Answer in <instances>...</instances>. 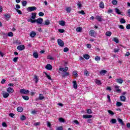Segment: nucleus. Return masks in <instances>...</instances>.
<instances>
[{"instance_id":"obj_1","label":"nucleus","mask_w":130,"mask_h":130,"mask_svg":"<svg viewBox=\"0 0 130 130\" xmlns=\"http://www.w3.org/2000/svg\"><path fill=\"white\" fill-rule=\"evenodd\" d=\"M27 22H30L31 24H34V23H37V24H42L43 23V19L40 17L37 19L33 20L31 18L27 19Z\"/></svg>"},{"instance_id":"obj_2","label":"nucleus","mask_w":130,"mask_h":130,"mask_svg":"<svg viewBox=\"0 0 130 130\" xmlns=\"http://www.w3.org/2000/svg\"><path fill=\"white\" fill-rule=\"evenodd\" d=\"M20 94H29L30 93V91L29 90L25 89L24 88L21 89L20 90Z\"/></svg>"},{"instance_id":"obj_3","label":"nucleus","mask_w":130,"mask_h":130,"mask_svg":"<svg viewBox=\"0 0 130 130\" xmlns=\"http://www.w3.org/2000/svg\"><path fill=\"white\" fill-rule=\"evenodd\" d=\"M27 10L28 12H33L34 11H36V10H37V8L35 6L29 7L27 8Z\"/></svg>"},{"instance_id":"obj_4","label":"nucleus","mask_w":130,"mask_h":130,"mask_svg":"<svg viewBox=\"0 0 130 130\" xmlns=\"http://www.w3.org/2000/svg\"><path fill=\"white\" fill-rule=\"evenodd\" d=\"M57 43L58 45H59V46H61V47H63V46H64V43L63 42V41H62V40H61V39H58Z\"/></svg>"},{"instance_id":"obj_5","label":"nucleus","mask_w":130,"mask_h":130,"mask_svg":"<svg viewBox=\"0 0 130 130\" xmlns=\"http://www.w3.org/2000/svg\"><path fill=\"white\" fill-rule=\"evenodd\" d=\"M17 49L18 50L22 51V50H24V49H25V46L24 45L18 46Z\"/></svg>"},{"instance_id":"obj_6","label":"nucleus","mask_w":130,"mask_h":130,"mask_svg":"<svg viewBox=\"0 0 130 130\" xmlns=\"http://www.w3.org/2000/svg\"><path fill=\"white\" fill-rule=\"evenodd\" d=\"M45 68L46 70H48V71H51V70H52V66L50 64H47Z\"/></svg>"},{"instance_id":"obj_7","label":"nucleus","mask_w":130,"mask_h":130,"mask_svg":"<svg viewBox=\"0 0 130 130\" xmlns=\"http://www.w3.org/2000/svg\"><path fill=\"white\" fill-rule=\"evenodd\" d=\"M8 93L12 94V93H14V89L12 87H8L7 89Z\"/></svg>"},{"instance_id":"obj_8","label":"nucleus","mask_w":130,"mask_h":130,"mask_svg":"<svg viewBox=\"0 0 130 130\" xmlns=\"http://www.w3.org/2000/svg\"><path fill=\"white\" fill-rule=\"evenodd\" d=\"M120 100L122 101V102H125V100H126V98L124 95H121L120 96Z\"/></svg>"},{"instance_id":"obj_9","label":"nucleus","mask_w":130,"mask_h":130,"mask_svg":"<svg viewBox=\"0 0 130 130\" xmlns=\"http://www.w3.org/2000/svg\"><path fill=\"white\" fill-rule=\"evenodd\" d=\"M29 36H30V37H31L32 38H34L36 36V32L34 31H32L30 32Z\"/></svg>"},{"instance_id":"obj_10","label":"nucleus","mask_w":130,"mask_h":130,"mask_svg":"<svg viewBox=\"0 0 130 130\" xmlns=\"http://www.w3.org/2000/svg\"><path fill=\"white\" fill-rule=\"evenodd\" d=\"M92 117H93V116L91 115H83V118L85 119L92 118Z\"/></svg>"},{"instance_id":"obj_11","label":"nucleus","mask_w":130,"mask_h":130,"mask_svg":"<svg viewBox=\"0 0 130 130\" xmlns=\"http://www.w3.org/2000/svg\"><path fill=\"white\" fill-rule=\"evenodd\" d=\"M4 16L5 17V18L6 19V21H9V20L11 18V14H5Z\"/></svg>"},{"instance_id":"obj_12","label":"nucleus","mask_w":130,"mask_h":130,"mask_svg":"<svg viewBox=\"0 0 130 130\" xmlns=\"http://www.w3.org/2000/svg\"><path fill=\"white\" fill-rule=\"evenodd\" d=\"M68 76H70V73L67 72H64V73L62 75V77L66 78V77H68Z\"/></svg>"},{"instance_id":"obj_13","label":"nucleus","mask_w":130,"mask_h":130,"mask_svg":"<svg viewBox=\"0 0 130 130\" xmlns=\"http://www.w3.org/2000/svg\"><path fill=\"white\" fill-rule=\"evenodd\" d=\"M95 19L97 20L98 22L102 21V17L99 15H98L95 17Z\"/></svg>"},{"instance_id":"obj_14","label":"nucleus","mask_w":130,"mask_h":130,"mask_svg":"<svg viewBox=\"0 0 130 130\" xmlns=\"http://www.w3.org/2000/svg\"><path fill=\"white\" fill-rule=\"evenodd\" d=\"M37 15V13H31V19L32 20H35L36 19V15Z\"/></svg>"},{"instance_id":"obj_15","label":"nucleus","mask_w":130,"mask_h":130,"mask_svg":"<svg viewBox=\"0 0 130 130\" xmlns=\"http://www.w3.org/2000/svg\"><path fill=\"white\" fill-rule=\"evenodd\" d=\"M95 34V30H91L89 31V35L90 36H92V37H95L94 35Z\"/></svg>"},{"instance_id":"obj_16","label":"nucleus","mask_w":130,"mask_h":130,"mask_svg":"<svg viewBox=\"0 0 130 130\" xmlns=\"http://www.w3.org/2000/svg\"><path fill=\"white\" fill-rule=\"evenodd\" d=\"M68 70H69V68L66 67L64 68H59V71H60L61 72H67V71H68Z\"/></svg>"},{"instance_id":"obj_17","label":"nucleus","mask_w":130,"mask_h":130,"mask_svg":"<svg viewBox=\"0 0 130 130\" xmlns=\"http://www.w3.org/2000/svg\"><path fill=\"white\" fill-rule=\"evenodd\" d=\"M116 82H117L118 84H122V83H123V80L119 78V79H117L116 80Z\"/></svg>"},{"instance_id":"obj_18","label":"nucleus","mask_w":130,"mask_h":130,"mask_svg":"<svg viewBox=\"0 0 130 130\" xmlns=\"http://www.w3.org/2000/svg\"><path fill=\"white\" fill-rule=\"evenodd\" d=\"M73 87L74 89H77L78 88V84H77V81H73Z\"/></svg>"},{"instance_id":"obj_19","label":"nucleus","mask_w":130,"mask_h":130,"mask_svg":"<svg viewBox=\"0 0 130 130\" xmlns=\"http://www.w3.org/2000/svg\"><path fill=\"white\" fill-rule=\"evenodd\" d=\"M59 24L60 25V26H64L66 25V21L61 20L59 21Z\"/></svg>"},{"instance_id":"obj_20","label":"nucleus","mask_w":130,"mask_h":130,"mask_svg":"<svg viewBox=\"0 0 130 130\" xmlns=\"http://www.w3.org/2000/svg\"><path fill=\"white\" fill-rule=\"evenodd\" d=\"M112 41H114L115 43H119V40H118V38H114L112 39Z\"/></svg>"},{"instance_id":"obj_21","label":"nucleus","mask_w":130,"mask_h":130,"mask_svg":"<svg viewBox=\"0 0 130 130\" xmlns=\"http://www.w3.org/2000/svg\"><path fill=\"white\" fill-rule=\"evenodd\" d=\"M23 110H24V109H23V108L22 107H18L17 108V111L18 112H22Z\"/></svg>"},{"instance_id":"obj_22","label":"nucleus","mask_w":130,"mask_h":130,"mask_svg":"<svg viewBox=\"0 0 130 130\" xmlns=\"http://www.w3.org/2000/svg\"><path fill=\"white\" fill-rule=\"evenodd\" d=\"M118 121L121 124V125H124V122H123V121H122V119L120 118H118Z\"/></svg>"},{"instance_id":"obj_23","label":"nucleus","mask_w":130,"mask_h":130,"mask_svg":"<svg viewBox=\"0 0 130 130\" xmlns=\"http://www.w3.org/2000/svg\"><path fill=\"white\" fill-rule=\"evenodd\" d=\"M9 96H10V94H9V93L8 92H5L4 93H3L4 98H8Z\"/></svg>"},{"instance_id":"obj_24","label":"nucleus","mask_w":130,"mask_h":130,"mask_svg":"<svg viewBox=\"0 0 130 130\" xmlns=\"http://www.w3.org/2000/svg\"><path fill=\"white\" fill-rule=\"evenodd\" d=\"M83 56L85 59H89L90 58V55L89 54H84Z\"/></svg>"},{"instance_id":"obj_25","label":"nucleus","mask_w":130,"mask_h":130,"mask_svg":"<svg viewBox=\"0 0 130 130\" xmlns=\"http://www.w3.org/2000/svg\"><path fill=\"white\" fill-rule=\"evenodd\" d=\"M106 73H107V71H106V70H102V71H100V75H105V74H106Z\"/></svg>"},{"instance_id":"obj_26","label":"nucleus","mask_w":130,"mask_h":130,"mask_svg":"<svg viewBox=\"0 0 130 130\" xmlns=\"http://www.w3.org/2000/svg\"><path fill=\"white\" fill-rule=\"evenodd\" d=\"M95 84H96V85H100L102 84V83H101V81H100V80H99L98 79H96V80H95Z\"/></svg>"},{"instance_id":"obj_27","label":"nucleus","mask_w":130,"mask_h":130,"mask_svg":"<svg viewBox=\"0 0 130 130\" xmlns=\"http://www.w3.org/2000/svg\"><path fill=\"white\" fill-rule=\"evenodd\" d=\"M45 75L46 77V78H47V79H48V80H52V79H51V77H50V75L47 74V73H46V72H45Z\"/></svg>"},{"instance_id":"obj_28","label":"nucleus","mask_w":130,"mask_h":130,"mask_svg":"<svg viewBox=\"0 0 130 130\" xmlns=\"http://www.w3.org/2000/svg\"><path fill=\"white\" fill-rule=\"evenodd\" d=\"M33 56L35 58H38V53L37 52L33 53Z\"/></svg>"},{"instance_id":"obj_29","label":"nucleus","mask_w":130,"mask_h":130,"mask_svg":"<svg viewBox=\"0 0 130 130\" xmlns=\"http://www.w3.org/2000/svg\"><path fill=\"white\" fill-rule=\"evenodd\" d=\"M44 99V96H43V94H40L39 97V100H43Z\"/></svg>"},{"instance_id":"obj_30","label":"nucleus","mask_w":130,"mask_h":130,"mask_svg":"<svg viewBox=\"0 0 130 130\" xmlns=\"http://www.w3.org/2000/svg\"><path fill=\"white\" fill-rule=\"evenodd\" d=\"M100 7L101 9H104V3H103V2H101L100 3Z\"/></svg>"},{"instance_id":"obj_31","label":"nucleus","mask_w":130,"mask_h":130,"mask_svg":"<svg viewBox=\"0 0 130 130\" xmlns=\"http://www.w3.org/2000/svg\"><path fill=\"white\" fill-rule=\"evenodd\" d=\"M115 11L116 13L118 14V15H120L121 14V12H120V10H119V9H118V8L115 9Z\"/></svg>"},{"instance_id":"obj_32","label":"nucleus","mask_w":130,"mask_h":130,"mask_svg":"<svg viewBox=\"0 0 130 130\" xmlns=\"http://www.w3.org/2000/svg\"><path fill=\"white\" fill-rule=\"evenodd\" d=\"M105 35H106V36H108L110 37V36L112 35V32H111V31H108L106 32Z\"/></svg>"},{"instance_id":"obj_33","label":"nucleus","mask_w":130,"mask_h":130,"mask_svg":"<svg viewBox=\"0 0 130 130\" xmlns=\"http://www.w3.org/2000/svg\"><path fill=\"white\" fill-rule=\"evenodd\" d=\"M7 36H9V37H13V36H14V33H13L12 31H10L8 32Z\"/></svg>"},{"instance_id":"obj_34","label":"nucleus","mask_w":130,"mask_h":130,"mask_svg":"<svg viewBox=\"0 0 130 130\" xmlns=\"http://www.w3.org/2000/svg\"><path fill=\"white\" fill-rule=\"evenodd\" d=\"M22 98L23 99H24V100H25L26 101H28V100H29V96H28L22 95Z\"/></svg>"},{"instance_id":"obj_35","label":"nucleus","mask_w":130,"mask_h":130,"mask_svg":"<svg viewBox=\"0 0 130 130\" xmlns=\"http://www.w3.org/2000/svg\"><path fill=\"white\" fill-rule=\"evenodd\" d=\"M1 35H3V36H5V37H4V39H6L7 37H8V34L6 33H5L4 32H2L1 33Z\"/></svg>"},{"instance_id":"obj_36","label":"nucleus","mask_w":130,"mask_h":130,"mask_svg":"<svg viewBox=\"0 0 130 130\" xmlns=\"http://www.w3.org/2000/svg\"><path fill=\"white\" fill-rule=\"evenodd\" d=\"M116 105L117 106V107H120V106L122 105V104L120 102H117L116 104Z\"/></svg>"},{"instance_id":"obj_37","label":"nucleus","mask_w":130,"mask_h":130,"mask_svg":"<svg viewBox=\"0 0 130 130\" xmlns=\"http://www.w3.org/2000/svg\"><path fill=\"white\" fill-rule=\"evenodd\" d=\"M112 4L114 6H116L117 5V1H116V0H112Z\"/></svg>"},{"instance_id":"obj_38","label":"nucleus","mask_w":130,"mask_h":130,"mask_svg":"<svg viewBox=\"0 0 130 130\" xmlns=\"http://www.w3.org/2000/svg\"><path fill=\"white\" fill-rule=\"evenodd\" d=\"M83 30V28L81 27H78L76 28L77 32H81Z\"/></svg>"},{"instance_id":"obj_39","label":"nucleus","mask_w":130,"mask_h":130,"mask_svg":"<svg viewBox=\"0 0 130 130\" xmlns=\"http://www.w3.org/2000/svg\"><path fill=\"white\" fill-rule=\"evenodd\" d=\"M125 22V19L123 18H121L120 20V23H121V24H124Z\"/></svg>"},{"instance_id":"obj_40","label":"nucleus","mask_w":130,"mask_h":130,"mask_svg":"<svg viewBox=\"0 0 130 130\" xmlns=\"http://www.w3.org/2000/svg\"><path fill=\"white\" fill-rule=\"evenodd\" d=\"M49 24H50V21H49V20H47L45 21L44 25H46L47 26H48Z\"/></svg>"},{"instance_id":"obj_41","label":"nucleus","mask_w":130,"mask_h":130,"mask_svg":"<svg viewBox=\"0 0 130 130\" xmlns=\"http://www.w3.org/2000/svg\"><path fill=\"white\" fill-rule=\"evenodd\" d=\"M71 11H72V8H71V7H68L66 8V11L67 13H71Z\"/></svg>"},{"instance_id":"obj_42","label":"nucleus","mask_w":130,"mask_h":130,"mask_svg":"<svg viewBox=\"0 0 130 130\" xmlns=\"http://www.w3.org/2000/svg\"><path fill=\"white\" fill-rule=\"evenodd\" d=\"M90 75V73H89V72L88 71H85L84 72V76H86V77H89Z\"/></svg>"},{"instance_id":"obj_43","label":"nucleus","mask_w":130,"mask_h":130,"mask_svg":"<svg viewBox=\"0 0 130 130\" xmlns=\"http://www.w3.org/2000/svg\"><path fill=\"white\" fill-rule=\"evenodd\" d=\"M117 121L116 119L113 118L111 119V123H116Z\"/></svg>"},{"instance_id":"obj_44","label":"nucleus","mask_w":130,"mask_h":130,"mask_svg":"<svg viewBox=\"0 0 130 130\" xmlns=\"http://www.w3.org/2000/svg\"><path fill=\"white\" fill-rule=\"evenodd\" d=\"M59 121L60 122H64L66 120L62 117H60L59 118Z\"/></svg>"},{"instance_id":"obj_45","label":"nucleus","mask_w":130,"mask_h":130,"mask_svg":"<svg viewBox=\"0 0 130 130\" xmlns=\"http://www.w3.org/2000/svg\"><path fill=\"white\" fill-rule=\"evenodd\" d=\"M21 120H26V116L25 115H22L21 116L20 118Z\"/></svg>"},{"instance_id":"obj_46","label":"nucleus","mask_w":130,"mask_h":130,"mask_svg":"<svg viewBox=\"0 0 130 130\" xmlns=\"http://www.w3.org/2000/svg\"><path fill=\"white\" fill-rule=\"evenodd\" d=\"M22 5L23 7H26V6H27V1H23L22 2Z\"/></svg>"},{"instance_id":"obj_47","label":"nucleus","mask_w":130,"mask_h":130,"mask_svg":"<svg viewBox=\"0 0 130 130\" xmlns=\"http://www.w3.org/2000/svg\"><path fill=\"white\" fill-rule=\"evenodd\" d=\"M73 75H74V76H76V77H78V71H74L73 72Z\"/></svg>"},{"instance_id":"obj_48","label":"nucleus","mask_w":130,"mask_h":130,"mask_svg":"<svg viewBox=\"0 0 130 130\" xmlns=\"http://www.w3.org/2000/svg\"><path fill=\"white\" fill-rule=\"evenodd\" d=\"M69 50H70V49H69V48H68V47H65L63 49L64 52H68V51H69Z\"/></svg>"},{"instance_id":"obj_49","label":"nucleus","mask_w":130,"mask_h":130,"mask_svg":"<svg viewBox=\"0 0 130 130\" xmlns=\"http://www.w3.org/2000/svg\"><path fill=\"white\" fill-rule=\"evenodd\" d=\"M18 59H19V57H14V59H13V61H14V62H17V61H18Z\"/></svg>"},{"instance_id":"obj_50","label":"nucleus","mask_w":130,"mask_h":130,"mask_svg":"<svg viewBox=\"0 0 130 130\" xmlns=\"http://www.w3.org/2000/svg\"><path fill=\"white\" fill-rule=\"evenodd\" d=\"M2 126H3L4 127H7L8 126V125H7V123L4 122L2 123Z\"/></svg>"},{"instance_id":"obj_51","label":"nucleus","mask_w":130,"mask_h":130,"mask_svg":"<svg viewBox=\"0 0 130 130\" xmlns=\"http://www.w3.org/2000/svg\"><path fill=\"white\" fill-rule=\"evenodd\" d=\"M39 17H43L44 16V13L41 12L39 13Z\"/></svg>"},{"instance_id":"obj_52","label":"nucleus","mask_w":130,"mask_h":130,"mask_svg":"<svg viewBox=\"0 0 130 130\" xmlns=\"http://www.w3.org/2000/svg\"><path fill=\"white\" fill-rule=\"evenodd\" d=\"M87 113H88V114H92V110L90 109H87Z\"/></svg>"},{"instance_id":"obj_53","label":"nucleus","mask_w":130,"mask_h":130,"mask_svg":"<svg viewBox=\"0 0 130 130\" xmlns=\"http://www.w3.org/2000/svg\"><path fill=\"white\" fill-rule=\"evenodd\" d=\"M16 12L18 13V14H19V15H22V11L19 9H16Z\"/></svg>"},{"instance_id":"obj_54","label":"nucleus","mask_w":130,"mask_h":130,"mask_svg":"<svg viewBox=\"0 0 130 130\" xmlns=\"http://www.w3.org/2000/svg\"><path fill=\"white\" fill-rule=\"evenodd\" d=\"M56 130H63V127H62V126H60L58 127Z\"/></svg>"},{"instance_id":"obj_55","label":"nucleus","mask_w":130,"mask_h":130,"mask_svg":"<svg viewBox=\"0 0 130 130\" xmlns=\"http://www.w3.org/2000/svg\"><path fill=\"white\" fill-rule=\"evenodd\" d=\"M35 81H36V83H38V77H37V75H35Z\"/></svg>"},{"instance_id":"obj_56","label":"nucleus","mask_w":130,"mask_h":130,"mask_svg":"<svg viewBox=\"0 0 130 130\" xmlns=\"http://www.w3.org/2000/svg\"><path fill=\"white\" fill-rule=\"evenodd\" d=\"M58 32H59V33H64V29H59L58 30Z\"/></svg>"},{"instance_id":"obj_57","label":"nucleus","mask_w":130,"mask_h":130,"mask_svg":"<svg viewBox=\"0 0 130 130\" xmlns=\"http://www.w3.org/2000/svg\"><path fill=\"white\" fill-rule=\"evenodd\" d=\"M79 14H81V15H86V13L84 11V10H81L79 12Z\"/></svg>"},{"instance_id":"obj_58","label":"nucleus","mask_w":130,"mask_h":130,"mask_svg":"<svg viewBox=\"0 0 130 130\" xmlns=\"http://www.w3.org/2000/svg\"><path fill=\"white\" fill-rule=\"evenodd\" d=\"M95 60H96V61H98L100 60V57L96 56L95 57Z\"/></svg>"},{"instance_id":"obj_59","label":"nucleus","mask_w":130,"mask_h":130,"mask_svg":"<svg viewBox=\"0 0 130 130\" xmlns=\"http://www.w3.org/2000/svg\"><path fill=\"white\" fill-rule=\"evenodd\" d=\"M77 6L79 9H81V8H82V4H81V2H79L77 4Z\"/></svg>"},{"instance_id":"obj_60","label":"nucleus","mask_w":130,"mask_h":130,"mask_svg":"<svg viewBox=\"0 0 130 130\" xmlns=\"http://www.w3.org/2000/svg\"><path fill=\"white\" fill-rule=\"evenodd\" d=\"M108 113H109V114H111V115H113V114H114V113L113 112V111L111 110H108Z\"/></svg>"},{"instance_id":"obj_61","label":"nucleus","mask_w":130,"mask_h":130,"mask_svg":"<svg viewBox=\"0 0 130 130\" xmlns=\"http://www.w3.org/2000/svg\"><path fill=\"white\" fill-rule=\"evenodd\" d=\"M73 122L74 123H75V124H80V122H79V121L77 120H74L73 121Z\"/></svg>"},{"instance_id":"obj_62","label":"nucleus","mask_w":130,"mask_h":130,"mask_svg":"<svg viewBox=\"0 0 130 130\" xmlns=\"http://www.w3.org/2000/svg\"><path fill=\"white\" fill-rule=\"evenodd\" d=\"M119 51V49H116V48L114 49V52L115 53H116L117 52H118Z\"/></svg>"},{"instance_id":"obj_63","label":"nucleus","mask_w":130,"mask_h":130,"mask_svg":"<svg viewBox=\"0 0 130 130\" xmlns=\"http://www.w3.org/2000/svg\"><path fill=\"white\" fill-rule=\"evenodd\" d=\"M9 116H10V117H12V118H14V116H15V114L10 113L9 114Z\"/></svg>"},{"instance_id":"obj_64","label":"nucleus","mask_w":130,"mask_h":130,"mask_svg":"<svg viewBox=\"0 0 130 130\" xmlns=\"http://www.w3.org/2000/svg\"><path fill=\"white\" fill-rule=\"evenodd\" d=\"M15 43L16 44H19V45L21 44V43H20V41H19V40H16V41H15Z\"/></svg>"}]
</instances>
